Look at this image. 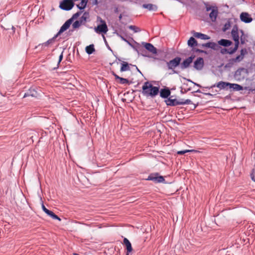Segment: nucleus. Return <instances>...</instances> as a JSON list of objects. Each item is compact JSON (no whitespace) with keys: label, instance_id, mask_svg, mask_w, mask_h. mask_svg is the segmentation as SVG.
Wrapping results in <instances>:
<instances>
[{"label":"nucleus","instance_id":"nucleus-1","mask_svg":"<svg viewBox=\"0 0 255 255\" xmlns=\"http://www.w3.org/2000/svg\"><path fill=\"white\" fill-rule=\"evenodd\" d=\"M159 88L153 86L149 82H145L142 87V94L146 97H154L159 93Z\"/></svg>","mask_w":255,"mask_h":255},{"label":"nucleus","instance_id":"nucleus-2","mask_svg":"<svg viewBox=\"0 0 255 255\" xmlns=\"http://www.w3.org/2000/svg\"><path fill=\"white\" fill-rule=\"evenodd\" d=\"M240 30L239 31L238 27L235 25L231 31V35L233 38V39L235 41V47L233 48H231L228 52L230 54H232L235 53L239 47V45L240 44Z\"/></svg>","mask_w":255,"mask_h":255},{"label":"nucleus","instance_id":"nucleus-3","mask_svg":"<svg viewBox=\"0 0 255 255\" xmlns=\"http://www.w3.org/2000/svg\"><path fill=\"white\" fill-rule=\"evenodd\" d=\"M216 86L217 88L222 89H225L226 88H229L230 89H233L236 91H240L243 89V87L237 84H232L229 82H226L223 81H220L216 84V85H214L213 87Z\"/></svg>","mask_w":255,"mask_h":255},{"label":"nucleus","instance_id":"nucleus-4","mask_svg":"<svg viewBox=\"0 0 255 255\" xmlns=\"http://www.w3.org/2000/svg\"><path fill=\"white\" fill-rule=\"evenodd\" d=\"M74 5V0H62L60 1L59 7L63 10H69Z\"/></svg>","mask_w":255,"mask_h":255},{"label":"nucleus","instance_id":"nucleus-5","mask_svg":"<svg viewBox=\"0 0 255 255\" xmlns=\"http://www.w3.org/2000/svg\"><path fill=\"white\" fill-rule=\"evenodd\" d=\"M206 11H211L209 13V17L212 21H215L218 13L217 7L206 4Z\"/></svg>","mask_w":255,"mask_h":255},{"label":"nucleus","instance_id":"nucleus-6","mask_svg":"<svg viewBox=\"0 0 255 255\" xmlns=\"http://www.w3.org/2000/svg\"><path fill=\"white\" fill-rule=\"evenodd\" d=\"M101 22H102V24H99L97 27H95L94 30L96 33L99 34H105L108 31V26L106 22L102 19H101Z\"/></svg>","mask_w":255,"mask_h":255},{"label":"nucleus","instance_id":"nucleus-7","mask_svg":"<svg viewBox=\"0 0 255 255\" xmlns=\"http://www.w3.org/2000/svg\"><path fill=\"white\" fill-rule=\"evenodd\" d=\"M181 58L179 57H176L173 59L167 62V65L168 69L173 70L177 67L180 63Z\"/></svg>","mask_w":255,"mask_h":255},{"label":"nucleus","instance_id":"nucleus-8","mask_svg":"<svg viewBox=\"0 0 255 255\" xmlns=\"http://www.w3.org/2000/svg\"><path fill=\"white\" fill-rule=\"evenodd\" d=\"M147 180L153 181L157 183H161L164 181V178L162 176H158V174L156 173L150 174Z\"/></svg>","mask_w":255,"mask_h":255},{"label":"nucleus","instance_id":"nucleus-9","mask_svg":"<svg viewBox=\"0 0 255 255\" xmlns=\"http://www.w3.org/2000/svg\"><path fill=\"white\" fill-rule=\"evenodd\" d=\"M72 19H69L67 20L63 25L61 27L58 32L54 36V38H57L59 35H60L62 32L66 30L69 28L70 25L72 24Z\"/></svg>","mask_w":255,"mask_h":255},{"label":"nucleus","instance_id":"nucleus-10","mask_svg":"<svg viewBox=\"0 0 255 255\" xmlns=\"http://www.w3.org/2000/svg\"><path fill=\"white\" fill-rule=\"evenodd\" d=\"M40 93L36 90V88L31 87L28 91L25 93L23 98L31 96L32 97L37 98L39 96Z\"/></svg>","mask_w":255,"mask_h":255},{"label":"nucleus","instance_id":"nucleus-11","mask_svg":"<svg viewBox=\"0 0 255 255\" xmlns=\"http://www.w3.org/2000/svg\"><path fill=\"white\" fill-rule=\"evenodd\" d=\"M240 53V54L237 56L236 58L231 59L230 61L232 63L240 62L243 60L245 54L247 53V50L246 49H242L241 50Z\"/></svg>","mask_w":255,"mask_h":255},{"label":"nucleus","instance_id":"nucleus-12","mask_svg":"<svg viewBox=\"0 0 255 255\" xmlns=\"http://www.w3.org/2000/svg\"><path fill=\"white\" fill-rule=\"evenodd\" d=\"M195 58V56L192 55L183 61L181 64V68L184 69L188 68L190 64L192 62L193 59Z\"/></svg>","mask_w":255,"mask_h":255},{"label":"nucleus","instance_id":"nucleus-13","mask_svg":"<svg viewBox=\"0 0 255 255\" xmlns=\"http://www.w3.org/2000/svg\"><path fill=\"white\" fill-rule=\"evenodd\" d=\"M204 66V60L201 57L198 58L194 62V67L198 70H201Z\"/></svg>","mask_w":255,"mask_h":255},{"label":"nucleus","instance_id":"nucleus-14","mask_svg":"<svg viewBox=\"0 0 255 255\" xmlns=\"http://www.w3.org/2000/svg\"><path fill=\"white\" fill-rule=\"evenodd\" d=\"M247 73V70L245 68H242L237 70L235 73V76L238 77L239 79L241 78L244 79L245 78V75Z\"/></svg>","mask_w":255,"mask_h":255},{"label":"nucleus","instance_id":"nucleus-15","mask_svg":"<svg viewBox=\"0 0 255 255\" xmlns=\"http://www.w3.org/2000/svg\"><path fill=\"white\" fill-rule=\"evenodd\" d=\"M123 243L126 246L127 253L126 255H129V254L132 251V248L131 244L129 241L126 238H125L123 240Z\"/></svg>","mask_w":255,"mask_h":255},{"label":"nucleus","instance_id":"nucleus-16","mask_svg":"<svg viewBox=\"0 0 255 255\" xmlns=\"http://www.w3.org/2000/svg\"><path fill=\"white\" fill-rule=\"evenodd\" d=\"M241 20L245 22L249 23L253 20V18L247 12H242L240 15Z\"/></svg>","mask_w":255,"mask_h":255},{"label":"nucleus","instance_id":"nucleus-17","mask_svg":"<svg viewBox=\"0 0 255 255\" xmlns=\"http://www.w3.org/2000/svg\"><path fill=\"white\" fill-rule=\"evenodd\" d=\"M143 45L145 48L151 53L156 54L157 53L156 48L152 44L149 43H143Z\"/></svg>","mask_w":255,"mask_h":255},{"label":"nucleus","instance_id":"nucleus-18","mask_svg":"<svg viewBox=\"0 0 255 255\" xmlns=\"http://www.w3.org/2000/svg\"><path fill=\"white\" fill-rule=\"evenodd\" d=\"M180 102V100H177L175 99H172L171 97L169 98L166 101V104L168 106H174L176 105H180L178 103Z\"/></svg>","mask_w":255,"mask_h":255},{"label":"nucleus","instance_id":"nucleus-19","mask_svg":"<svg viewBox=\"0 0 255 255\" xmlns=\"http://www.w3.org/2000/svg\"><path fill=\"white\" fill-rule=\"evenodd\" d=\"M112 74L113 76H114L115 79L119 80H120V83L121 84H128L129 81L127 79H125L122 77H121L119 76L117 74H116L114 71L112 72Z\"/></svg>","mask_w":255,"mask_h":255},{"label":"nucleus","instance_id":"nucleus-20","mask_svg":"<svg viewBox=\"0 0 255 255\" xmlns=\"http://www.w3.org/2000/svg\"><path fill=\"white\" fill-rule=\"evenodd\" d=\"M142 7L147 9L149 11H156L157 9V6L155 4L151 3L143 4Z\"/></svg>","mask_w":255,"mask_h":255},{"label":"nucleus","instance_id":"nucleus-21","mask_svg":"<svg viewBox=\"0 0 255 255\" xmlns=\"http://www.w3.org/2000/svg\"><path fill=\"white\" fill-rule=\"evenodd\" d=\"M193 36L194 37H195L196 38H200V39H204V40H208L210 38V37L209 36H208L207 35H206V34H203L201 33H199V32H195L193 33Z\"/></svg>","mask_w":255,"mask_h":255},{"label":"nucleus","instance_id":"nucleus-22","mask_svg":"<svg viewBox=\"0 0 255 255\" xmlns=\"http://www.w3.org/2000/svg\"><path fill=\"white\" fill-rule=\"evenodd\" d=\"M202 47H205L208 48H210L212 49L216 50L218 47V45L213 42H209L205 44H202L201 45Z\"/></svg>","mask_w":255,"mask_h":255},{"label":"nucleus","instance_id":"nucleus-23","mask_svg":"<svg viewBox=\"0 0 255 255\" xmlns=\"http://www.w3.org/2000/svg\"><path fill=\"white\" fill-rule=\"evenodd\" d=\"M121 67L120 69L121 72H124L130 70L129 64L125 61H122L121 64Z\"/></svg>","mask_w":255,"mask_h":255},{"label":"nucleus","instance_id":"nucleus-24","mask_svg":"<svg viewBox=\"0 0 255 255\" xmlns=\"http://www.w3.org/2000/svg\"><path fill=\"white\" fill-rule=\"evenodd\" d=\"M218 44L225 47H228L232 44V42L229 40L222 39L218 41Z\"/></svg>","mask_w":255,"mask_h":255},{"label":"nucleus","instance_id":"nucleus-25","mask_svg":"<svg viewBox=\"0 0 255 255\" xmlns=\"http://www.w3.org/2000/svg\"><path fill=\"white\" fill-rule=\"evenodd\" d=\"M160 95L162 98H166L170 95V91L167 89H163L161 90Z\"/></svg>","mask_w":255,"mask_h":255},{"label":"nucleus","instance_id":"nucleus-26","mask_svg":"<svg viewBox=\"0 0 255 255\" xmlns=\"http://www.w3.org/2000/svg\"><path fill=\"white\" fill-rule=\"evenodd\" d=\"M240 39L242 44H245L247 41V36L244 33L243 30H240Z\"/></svg>","mask_w":255,"mask_h":255},{"label":"nucleus","instance_id":"nucleus-27","mask_svg":"<svg viewBox=\"0 0 255 255\" xmlns=\"http://www.w3.org/2000/svg\"><path fill=\"white\" fill-rule=\"evenodd\" d=\"M188 44L189 46H190L191 47H193L194 46L197 45V42L195 39L194 38H193V37H191L190 38V39L188 41Z\"/></svg>","mask_w":255,"mask_h":255},{"label":"nucleus","instance_id":"nucleus-28","mask_svg":"<svg viewBox=\"0 0 255 255\" xmlns=\"http://www.w3.org/2000/svg\"><path fill=\"white\" fill-rule=\"evenodd\" d=\"M95 50L93 44H91L86 47V51L88 54H91Z\"/></svg>","mask_w":255,"mask_h":255},{"label":"nucleus","instance_id":"nucleus-29","mask_svg":"<svg viewBox=\"0 0 255 255\" xmlns=\"http://www.w3.org/2000/svg\"><path fill=\"white\" fill-rule=\"evenodd\" d=\"M82 20H76L72 24L73 29L78 28L82 24Z\"/></svg>","mask_w":255,"mask_h":255},{"label":"nucleus","instance_id":"nucleus-30","mask_svg":"<svg viewBox=\"0 0 255 255\" xmlns=\"http://www.w3.org/2000/svg\"><path fill=\"white\" fill-rule=\"evenodd\" d=\"M192 103V101L189 99L187 100H184V99H180V102L178 103V104H180V105H186V104H191Z\"/></svg>","mask_w":255,"mask_h":255},{"label":"nucleus","instance_id":"nucleus-31","mask_svg":"<svg viewBox=\"0 0 255 255\" xmlns=\"http://www.w3.org/2000/svg\"><path fill=\"white\" fill-rule=\"evenodd\" d=\"M56 38H54V36L51 38V39H49L48 40H47L46 42L42 43L41 45L42 46H48L49 45V44L52 43L53 41L54 40V39H55Z\"/></svg>","mask_w":255,"mask_h":255},{"label":"nucleus","instance_id":"nucleus-32","mask_svg":"<svg viewBox=\"0 0 255 255\" xmlns=\"http://www.w3.org/2000/svg\"><path fill=\"white\" fill-rule=\"evenodd\" d=\"M189 152H197V151L195 150L186 149V150H184L178 151L177 152V154H184L185 153Z\"/></svg>","mask_w":255,"mask_h":255},{"label":"nucleus","instance_id":"nucleus-33","mask_svg":"<svg viewBox=\"0 0 255 255\" xmlns=\"http://www.w3.org/2000/svg\"><path fill=\"white\" fill-rule=\"evenodd\" d=\"M81 13H82L81 12H76V13H75L73 15L72 17L71 18H70V19H72V21L73 22V21L74 19H77L80 16V15L81 14Z\"/></svg>","mask_w":255,"mask_h":255},{"label":"nucleus","instance_id":"nucleus-34","mask_svg":"<svg viewBox=\"0 0 255 255\" xmlns=\"http://www.w3.org/2000/svg\"><path fill=\"white\" fill-rule=\"evenodd\" d=\"M128 28L130 30L134 31V32H137L139 31V28L134 25H129L128 26Z\"/></svg>","mask_w":255,"mask_h":255},{"label":"nucleus","instance_id":"nucleus-35","mask_svg":"<svg viewBox=\"0 0 255 255\" xmlns=\"http://www.w3.org/2000/svg\"><path fill=\"white\" fill-rule=\"evenodd\" d=\"M251 179L252 180H253L254 182H255V168H254L252 169V172L250 174Z\"/></svg>","mask_w":255,"mask_h":255},{"label":"nucleus","instance_id":"nucleus-36","mask_svg":"<svg viewBox=\"0 0 255 255\" xmlns=\"http://www.w3.org/2000/svg\"><path fill=\"white\" fill-rule=\"evenodd\" d=\"M88 17V14L86 13V12L83 14V15L82 16V17L80 18V20H82L83 22H85L87 20V18Z\"/></svg>","mask_w":255,"mask_h":255},{"label":"nucleus","instance_id":"nucleus-37","mask_svg":"<svg viewBox=\"0 0 255 255\" xmlns=\"http://www.w3.org/2000/svg\"><path fill=\"white\" fill-rule=\"evenodd\" d=\"M230 27H231L230 23L229 22H228V23H226L224 25V28H223V31H226L227 30L229 29Z\"/></svg>","mask_w":255,"mask_h":255},{"label":"nucleus","instance_id":"nucleus-38","mask_svg":"<svg viewBox=\"0 0 255 255\" xmlns=\"http://www.w3.org/2000/svg\"><path fill=\"white\" fill-rule=\"evenodd\" d=\"M46 214L52 218V216L54 215L55 213L52 211L49 210L47 211V212Z\"/></svg>","mask_w":255,"mask_h":255},{"label":"nucleus","instance_id":"nucleus-39","mask_svg":"<svg viewBox=\"0 0 255 255\" xmlns=\"http://www.w3.org/2000/svg\"><path fill=\"white\" fill-rule=\"evenodd\" d=\"M52 218L54 220H57L59 221H61V219L55 214H54V215L52 216Z\"/></svg>","mask_w":255,"mask_h":255},{"label":"nucleus","instance_id":"nucleus-40","mask_svg":"<svg viewBox=\"0 0 255 255\" xmlns=\"http://www.w3.org/2000/svg\"><path fill=\"white\" fill-rule=\"evenodd\" d=\"M42 210L45 213H46L47 212V211H48L49 210L47 209L45 207V206L43 204H42Z\"/></svg>","mask_w":255,"mask_h":255},{"label":"nucleus","instance_id":"nucleus-41","mask_svg":"<svg viewBox=\"0 0 255 255\" xmlns=\"http://www.w3.org/2000/svg\"><path fill=\"white\" fill-rule=\"evenodd\" d=\"M63 59V52H62L59 57L58 63H59Z\"/></svg>","mask_w":255,"mask_h":255},{"label":"nucleus","instance_id":"nucleus-42","mask_svg":"<svg viewBox=\"0 0 255 255\" xmlns=\"http://www.w3.org/2000/svg\"><path fill=\"white\" fill-rule=\"evenodd\" d=\"M231 48H229V49H223L222 50V53H224L225 52H227L228 53H229L228 52V51L231 49Z\"/></svg>","mask_w":255,"mask_h":255},{"label":"nucleus","instance_id":"nucleus-43","mask_svg":"<svg viewBox=\"0 0 255 255\" xmlns=\"http://www.w3.org/2000/svg\"><path fill=\"white\" fill-rule=\"evenodd\" d=\"M196 51L199 52H201V53L204 52V51L201 50H200V49H197V50H196Z\"/></svg>","mask_w":255,"mask_h":255},{"label":"nucleus","instance_id":"nucleus-44","mask_svg":"<svg viewBox=\"0 0 255 255\" xmlns=\"http://www.w3.org/2000/svg\"><path fill=\"white\" fill-rule=\"evenodd\" d=\"M119 19L121 20L122 19V15L120 14L119 17Z\"/></svg>","mask_w":255,"mask_h":255},{"label":"nucleus","instance_id":"nucleus-45","mask_svg":"<svg viewBox=\"0 0 255 255\" xmlns=\"http://www.w3.org/2000/svg\"><path fill=\"white\" fill-rule=\"evenodd\" d=\"M121 38H122L123 40H124V41H127L126 40V39L125 38H124L123 36H121Z\"/></svg>","mask_w":255,"mask_h":255},{"label":"nucleus","instance_id":"nucleus-46","mask_svg":"<svg viewBox=\"0 0 255 255\" xmlns=\"http://www.w3.org/2000/svg\"><path fill=\"white\" fill-rule=\"evenodd\" d=\"M12 29L13 30V32H15V27L14 26H12Z\"/></svg>","mask_w":255,"mask_h":255}]
</instances>
